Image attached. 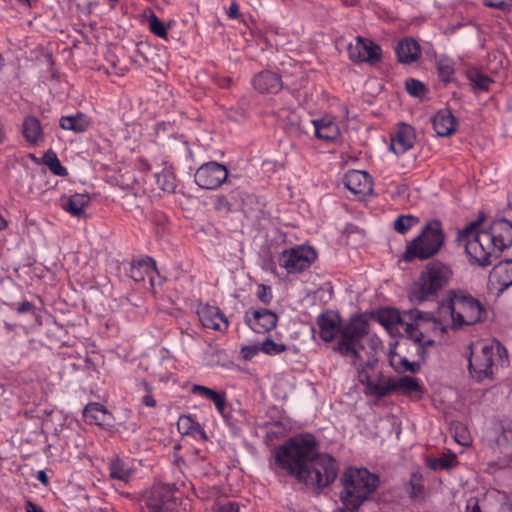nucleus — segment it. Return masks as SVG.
<instances>
[{"label":"nucleus","instance_id":"f257e3e1","mask_svg":"<svg viewBox=\"0 0 512 512\" xmlns=\"http://www.w3.org/2000/svg\"><path fill=\"white\" fill-rule=\"evenodd\" d=\"M338 350L356 369L358 381L365 386L366 395L382 398L395 391L405 395L421 391L416 378L402 376L399 379H384L382 373L376 371L378 357L373 341L369 339L367 320H355L345 328Z\"/></svg>","mask_w":512,"mask_h":512},{"label":"nucleus","instance_id":"f03ea898","mask_svg":"<svg viewBox=\"0 0 512 512\" xmlns=\"http://www.w3.org/2000/svg\"><path fill=\"white\" fill-rule=\"evenodd\" d=\"M276 463L307 487L320 490L337 478L339 465L329 454H320L312 434L290 438L275 453Z\"/></svg>","mask_w":512,"mask_h":512},{"label":"nucleus","instance_id":"7ed1b4c3","mask_svg":"<svg viewBox=\"0 0 512 512\" xmlns=\"http://www.w3.org/2000/svg\"><path fill=\"white\" fill-rule=\"evenodd\" d=\"M379 484V477L366 468L349 467L340 477V501L342 505L352 510H359L371 499Z\"/></svg>","mask_w":512,"mask_h":512},{"label":"nucleus","instance_id":"20e7f679","mask_svg":"<svg viewBox=\"0 0 512 512\" xmlns=\"http://www.w3.org/2000/svg\"><path fill=\"white\" fill-rule=\"evenodd\" d=\"M440 309L451 316V327L460 329L483 323L488 318V311L483 303L463 290H450L441 302Z\"/></svg>","mask_w":512,"mask_h":512},{"label":"nucleus","instance_id":"39448f33","mask_svg":"<svg viewBox=\"0 0 512 512\" xmlns=\"http://www.w3.org/2000/svg\"><path fill=\"white\" fill-rule=\"evenodd\" d=\"M481 222L482 219H478L467 225L458 233L457 240L464 244L471 264L487 267L492 264L493 260L499 258L501 253L485 230L478 229Z\"/></svg>","mask_w":512,"mask_h":512},{"label":"nucleus","instance_id":"423d86ee","mask_svg":"<svg viewBox=\"0 0 512 512\" xmlns=\"http://www.w3.org/2000/svg\"><path fill=\"white\" fill-rule=\"evenodd\" d=\"M452 275L448 265L440 261L428 263L411 287L410 300L416 303L435 300L440 291L448 285Z\"/></svg>","mask_w":512,"mask_h":512},{"label":"nucleus","instance_id":"0eeeda50","mask_svg":"<svg viewBox=\"0 0 512 512\" xmlns=\"http://www.w3.org/2000/svg\"><path fill=\"white\" fill-rule=\"evenodd\" d=\"M444 241L441 222L431 220L426 223L418 236L407 243L402 259L406 262L429 259L440 251Z\"/></svg>","mask_w":512,"mask_h":512},{"label":"nucleus","instance_id":"6e6552de","mask_svg":"<svg viewBox=\"0 0 512 512\" xmlns=\"http://www.w3.org/2000/svg\"><path fill=\"white\" fill-rule=\"evenodd\" d=\"M175 490L163 483H155L144 493V503L150 512H178Z\"/></svg>","mask_w":512,"mask_h":512},{"label":"nucleus","instance_id":"1a4fd4ad","mask_svg":"<svg viewBox=\"0 0 512 512\" xmlns=\"http://www.w3.org/2000/svg\"><path fill=\"white\" fill-rule=\"evenodd\" d=\"M495 349L490 345H483L480 350H474L468 358V369L471 376L478 382L493 375Z\"/></svg>","mask_w":512,"mask_h":512},{"label":"nucleus","instance_id":"9d476101","mask_svg":"<svg viewBox=\"0 0 512 512\" xmlns=\"http://www.w3.org/2000/svg\"><path fill=\"white\" fill-rule=\"evenodd\" d=\"M316 259L315 250L310 246H299L282 252L279 263L288 273H298L307 269Z\"/></svg>","mask_w":512,"mask_h":512},{"label":"nucleus","instance_id":"9b49d317","mask_svg":"<svg viewBox=\"0 0 512 512\" xmlns=\"http://www.w3.org/2000/svg\"><path fill=\"white\" fill-rule=\"evenodd\" d=\"M227 177L226 166L214 161L202 164L194 175L196 184L203 189H216L226 181Z\"/></svg>","mask_w":512,"mask_h":512},{"label":"nucleus","instance_id":"f8f14e48","mask_svg":"<svg viewBox=\"0 0 512 512\" xmlns=\"http://www.w3.org/2000/svg\"><path fill=\"white\" fill-rule=\"evenodd\" d=\"M365 320L362 317H356L351 319L347 324L340 327V317L338 314L333 313L331 311H326L324 313H321L317 318V324L319 326V335L320 338L325 342H331L335 339L336 335L340 333L339 339L337 341V344L334 348L335 351L340 353L338 350V344L342 338L343 331L345 328L350 325L355 320Z\"/></svg>","mask_w":512,"mask_h":512},{"label":"nucleus","instance_id":"ddd939ff","mask_svg":"<svg viewBox=\"0 0 512 512\" xmlns=\"http://www.w3.org/2000/svg\"><path fill=\"white\" fill-rule=\"evenodd\" d=\"M347 51L349 58L353 62L375 64L379 62L382 57L381 47L362 36H357L355 44L350 43L347 47Z\"/></svg>","mask_w":512,"mask_h":512},{"label":"nucleus","instance_id":"4468645a","mask_svg":"<svg viewBox=\"0 0 512 512\" xmlns=\"http://www.w3.org/2000/svg\"><path fill=\"white\" fill-rule=\"evenodd\" d=\"M307 124L313 131L316 138L326 142L334 141L340 134V129L337 123L329 117L300 120L296 129L307 133Z\"/></svg>","mask_w":512,"mask_h":512},{"label":"nucleus","instance_id":"2eb2a0df","mask_svg":"<svg viewBox=\"0 0 512 512\" xmlns=\"http://www.w3.org/2000/svg\"><path fill=\"white\" fill-rule=\"evenodd\" d=\"M512 286V260L500 261L490 271L488 278V288L495 291L499 297L503 292Z\"/></svg>","mask_w":512,"mask_h":512},{"label":"nucleus","instance_id":"dca6fc26","mask_svg":"<svg viewBox=\"0 0 512 512\" xmlns=\"http://www.w3.org/2000/svg\"><path fill=\"white\" fill-rule=\"evenodd\" d=\"M244 321L254 332L266 333L276 327L278 316L265 308L249 309L245 312Z\"/></svg>","mask_w":512,"mask_h":512},{"label":"nucleus","instance_id":"f3484780","mask_svg":"<svg viewBox=\"0 0 512 512\" xmlns=\"http://www.w3.org/2000/svg\"><path fill=\"white\" fill-rule=\"evenodd\" d=\"M426 319L431 320L432 314L427 312H422L419 310H409L404 313V315H400L398 310L390 309L380 313L379 321L382 325H384L388 329H402L403 324L409 320H417V319Z\"/></svg>","mask_w":512,"mask_h":512},{"label":"nucleus","instance_id":"a211bd4d","mask_svg":"<svg viewBox=\"0 0 512 512\" xmlns=\"http://www.w3.org/2000/svg\"><path fill=\"white\" fill-rule=\"evenodd\" d=\"M489 238L498 246L500 253L512 246V223L505 219L494 220L488 229H484Z\"/></svg>","mask_w":512,"mask_h":512},{"label":"nucleus","instance_id":"6ab92c4d","mask_svg":"<svg viewBox=\"0 0 512 512\" xmlns=\"http://www.w3.org/2000/svg\"><path fill=\"white\" fill-rule=\"evenodd\" d=\"M345 187L358 197L369 195L373 191L370 175L361 170L348 171L343 179Z\"/></svg>","mask_w":512,"mask_h":512},{"label":"nucleus","instance_id":"aec40b11","mask_svg":"<svg viewBox=\"0 0 512 512\" xmlns=\"http://www.w3.org/2000/svg\"><path fill=\"white\" fill-rule=\"evenodd\" d=\"M416 139L415 129L406 123H399L395 134L391 137L390 150L402 155L411 149Z\"/></svg>","mask_w":512,"mask_h":512},{"label":"nucleus","instance_id":"412c9836","mask_svg":"<svg viewBox=\"0 0 512 512\" xmlns=\"http://www.w3.org/2000/svg\"><path fill=\"white\" fill-rule=\"evenodd\" d=\"M199 319L206 328L222 331L228 327V319L216 307L205 306L199 312Z\"/></svg>","mask_w":512,"mask_h":512},{"label":"nucleus","instance_id":"4be33fe9","mask_svg":"<svg viewBox=\"0 0 512 512\" xmlns=\"http://www.w3.org/2000/svg\"><path fill=\"white\" fill-rule=\"evenodd\" d=\"M253 86L260 93H277L282 89L281 77L271 71H262L253 78Z\"/></svg>","mask_w":512,"mask_h":512},{"label":"nucleus","instance_id":"5701e85b","mask_svg":"<svg viewBox=\"0 0 512 512\" xmlns=\"http://www.w3.org/2000/svg\"><path fill=\"white\" fill-rule=\"evenodd\" d=\"M90 196L88 194L75 193L69 197L61 198V207L73 217H85V209L90 204Z\"/></svg>","mask_w":512,"mask_h":512},{"label":"nucleus","instance_id":"b1692460","mask_svg":"<svg viewBox=\"0 0 512 512\" xmlns=\"http://www.w3.org/2000/svg\"><path fill=\"white\" fill-rule=\"evenodd\" d=\"M395 52L399 62L403 64H411L420 57L421 47L414 38L407 37L397 44Z\"/></svg>","mask_w":512,"mask_h":512},{"label":"nucleus","instance_id":"393cba45","mask_svg":"<svg viewBox=\"0 0 512 512\" xmlns=\"http://www.w3.org/2000/svg\"><path fill=\"white\" fill-rule=\"evenodd\" d=\"M191 393L193 395H198L211 400L214 403L217 411L221 415H224L227 405V397L224 391H216L203 385L194 384L191 387Z\"/></svg>","mask_w":512,"mask_h":512},{"label":"nucleus","instance_id":"a878e982","mask_svg":"<svg viewBox=\"0 0 512 512\" xmlns=\"http://www.w3.org/2000/svg\"><path fill=\"white\" fill-rule=\"evenodd\" d=\"M22 133L26 142L31 146L38 145L44 139L42 125L34 116H28L24 119Z\"/></svg>","mask_w":512,"mask_h":512},{"label":"nucleus","instance_id":"bb28decb","mask_svg":"<svg viewBox=\"0 0 512 512\" xmlns=\"http://www.w3.org/2000/svg\"><path fill=\"white\" fill-rule=\"evenodd\" d=\"M433 127L438 136H449L455 131V117L448 109L440 110L433 117Z\"/></svg>","mask_w":512,"mask_h":512},{"label":"nucleus","instance_id":"cd10ccee","mask_svg":"<svg viewBox=\"0 0 512 512\" xmlns=\"http://www.w3.org/2000/svg\"><path fill=\"white\" fill-rule=\"evenodd\" d=\"M90 125V118L83 113H77L71 116H62L59 121V126L62 129L70 130L76 133L87 131Z\"/></svg>","mask_w":512,"mask_h":512},{"label":"nucleus","instance_id":"c85d7f7f","mask_svg":"<svg viewBox=\"0 0 512 512\" xmlns=\"http://www.w3.org/2000/svg\"><path fill=\"white\" fill-rule=\"evenodd\" d=\"M83 416L88 424L105 425L108 422L110 414L100 403L92 402L85 406Z\"/></svg>","mask_w":512,"mask_h":512},{"label":"nucleus","instance_id":"c756f323","mask_svg":"<svg viewBox=\"0 0 512 512\" xmlns=\"http://www.w3.org/2000/svg\"><path fill=\"white\" fill-rule=\"evenodd\" d=\"M155 271V262L151 258L132 262L130 265L129 276L135 282H142L146 277H151Z\"/></svg>","mask_w":512,"mask_h":512},{"label":"nucleus","instance_id":"7c9ffc66","mask_svg":"<svg viewBox=\"0 0 512 512\" xmlns=\"http://www.w3.org/2000/svg\"><path fill=\"white\" fill-rule=\"evenodd\" d=\"M109 476L113 479L128 483L131 477V471L126 468L123 461L115 455L109 462Z\"/></svg>","mask_w":512,"mask_h":512},{"label":"nucleus","instance_id":"2f4dec72","mask_svg":"<svg viewBox=\"0 0 512 512\" xmlns=\"http://www.w3.org/2000/svg\"><path fill=\"white\" fill-rule=\"evenodd\" d=\"M156 183L158 187L166 192H174L177 184L176 177L172 167H165L161 172L156 173Z\"/></svg>","mask_w":512,"mask_h":512},{"label":"nucleus","instance_id":"473e14b6","mask_svg":"<svg viewBox=\"0 0 512 512\" xmlns=\"http://www.w3.org/2000/svg\"><path fill=\"white\" fill-rule=\"evenodd\" d=\"M43 163L48 166L50 171L57 175V176H66L67 175V169L61 164L60 160L58 159L56 153L49 149L44 155H43Z\"/></svg>","mask_w":512,"mask_h":512},{"label":"nucleus","instance_id":"72a5a7b5","mask_svg":"<svg viewBox=\"0 0 512 512\" xmlns=\"http://www.w3.org/2000/svg\"><path fill=\"white\" fill-rule=\"evenodd\" d=\"M420 223V219L414 215H400L398 216L394 223L393 228L396 232L400 234L407 233L411 228L417 226Z\"/></svg>","mask_w":512,"mask_h":512},{"label":"nucleus","instance_id":"f704fd0d","mask_svg":"<svg viewBox=\"0 0 512 512\" xmlns=\"http://www.w3.org/2000/svg\"><path fill=\"white\" fill-rule=\"evenodd\" d=\"M437 72L443 82H451L455 73L453 61L447 57H441L437 62Z\"/></svg>","mask_w":512,"mask_h":512},{"label":"nucleus","instance_id":"c9c22d12","mask_svg":"<svg viewBox=\"0 0 512 512\" xmlns=\"http://www.w3.org/2000/svg\"><path fill=\"white\" fill-rule=\"evenodd\" d=\"M457 463V457L453 453L444 454L440 458H431L427 461V466L431 470L449 469Z\"/></svg>","mask_w":512,"mask_h":512},{"label":"nucleus","instance_id":"e433bc0d","mask_svg":"<svg viewBox=\"0 0 512 512\" xmlns=\"http://www.w3.org/2000/svg\"><path fill=\"white\" fill-rule=\"evenodd\" d=\"M420 319H417V320H409L407 319V321L403 324V327H402V331L406 334V336L413 340L415 343H421L423 341V338H424V335L423 333L419 330V321ZM422 321H427L425 318L424 319H421Z\"/></svg>","mask_w":512,"mask_h":512},{"label":"nucleus","instance_id":"4c0bfd02","mask_svg":"<svg viewBox=\"0 0 512 512\" xmlns=\"http://www.w3.org/2000/svg\"><path fill=\"white\" fill-rule=\"evenodd\" d=\"M409 495L412 499L424 498L423 477L420 473H412L408 482Z\"/></svg>","mask_w":512,"mask_h":512},{"label":"nucleus","instance_id":"58836bf2","mask_svg":"<svg viewBox=\"0 0 512 512\" xmlns=\"http://www.w3.org/2000/svg\"><path fill=\"white\" fill-rule=\"evenodd\" d=\"M287 350V346L282 343H276L271 338H266L260 344V351L267 355H278Z\"/></svg>","mask_w":512,"mask_h":512},{"label":"nucleus","instance_id":"ea45409f","mask_svg":"<svg viewBox=\"0 0 512 512\" xmlns=\"http://www.w3.org/2000/svg\"><path fill=\"white\" fill-rule=\"evenodd\" d=\"M390 363L395 368V370L398 372L409 371L411 373H418L421 369V365L419 362H416V361L410 362L405 357L401 358L398 363H394V359H393V357H391Z\"/></svg>","mask_w":512,"mask_h":512},{"label":"nucleus","instance_id":"a19ab883","mask_svg":"<svg viewBox=\"0 0 512 512\" xmlns=\"http://www.w3.org/2000/svg\"><path fill=\"white\" fill-rule=\"evenodd\" d=\"M407 92L414 97H422L425 94L426 87L421 81L409 78L405 82Z\"/></svg>","mask_w":512,"mask_h":512},{"label":"nucleus","instance_id":"79ce46f5","mask_svg":"<svg viewBox=\"0 0 512 512\" xmlns=\"http://www.w3.org/2000/svg\"><path fill=\"white\" fill-rule=\"evenodd\" d=\"M149 26L151 32L154 33L156 36L162 38H165L167 36V31L163 22L155 14H152V16L150 17Z\"/></svg>","mask_w":512,"mask_h":512},{"label":"nucleus","instance_id":"37998d69","mask_svg":"<svg viewBox=\"0 0 512 512\" xmlns=\"http://www.w3.org/2000/svg\"><path fill=\"white\" fill-rule=\"evenodd\" d=\"M470 79L475 84V86L482 91H487L489 89L490 84L492 83V80L488 76H485L478 72H473L470 75Z\"/></svg>","mask_w":512,"mask_h":512},{"label":"nucleus","instance_id":"c03bdc74","mask_svg":"<svg viewBox=\"0 0 512 512\" xmlns=\"http://www.w3.org/2000/svg\"><path fill=\"white\" fill-rule=\"evenodd\" d=\"M257 298L263 304L268 305L273 298L271 287L265 284H259L257 286Z\"/></svg>","mask_w":512,"mask_h":512},{"label":"nucleus","instance_id":"a18cd8bd","mask_svg":"<svg viewBox=\"0 0 512 512\" xmlns=\"http://www.w3.org/2000/svg\"><path fill=\"white\" fill-rule=\"evenodd\" d=\"M483 4L501 11L510 10L512 8V0H483Z\"/></svg>","mask_w":512,"mask_h":512},{"label":"nucleus","instance_id":"49530a36","mask_svg":"<svg viewBox=\"0 0 512 512\" xmlns=\"http://www.w3.org/2000/svg\"><path fill=\"white\" fill-rule=\"evenodd\" d=\"M141 386L143 389L147 392L145 396L142 398V403L147 407H155L156 406V400L154 399L153 395L151 394V386L147 381H142Z\"/></svg>","mask_w":512,"mask_h":512},{"label":"nucleus","instance_id":"de8ad7c7","mask_svg":"<svg viewBox=\"0 0 512 512\" xmlns=\"http://www.w3.org/2000/svg\"><path fill=\"white\" fill-rule=\"evenodd\" d=\"M214 208L217 211L225 210V211L229 212L231 210V204L228 201V199L226 198V196L219 195V196H217V198L215 200Z\"/></svg>","mask_w":512,"mask_h":512},{"label":"nucleus","instance_id":"09e8293b","mask_svg":"<svg viewBox=\"0 0 512 512\" xmlns=\"http://www.w3.org/2000/svg\"><path fill=\"white\" fill-rule=\"evenodd\" d=\"M243 357L245 359H249L253 356H255L258 351H260V346L258 345H251V346H245L242 348Z\"/></svg>","mask_w":512,"mask_h":512},{"label":"nucleus","instance_id":"8fccbe9b","mask_svg":"<svg viewBox=\"0 0 512 512\" xmlns=\"http://www.w3.org/2000/svg\"><path fill=\"white\" fill-rule=\"evenodd\" d=\"M435 344V341L433 339H427V340H424L420 343L419 347H418V354L422 357V359H424L425 357V354H426V349L430 346H433Z\"/></svg>","mask_w":512,"mask_h":512},{"label":"nucleus","instance_id":"3c124183","mask_svg":"<svg viewBox=\"0 0 512 512\" xmlns=\"http://www.w3.org/2000/svg\"><path fill=\"white\" fill-rule=\"evenodd\" d=\"M33 309H34V305L31 302L24 300L18 304L17 312L21 313V314L28 313V312L33 311Z\"/></svg>","mask_w":512,"mask_h":512},{"label":"nucleus","instance_id":"603ef678","mask_svg":"<svg viewBox=\"0 0 512 512\" xmlns=\"http://www.w3.org/2000/svg\"><path fill=\"white\" fill-rule=\"evenodd\" d=\"M218 512H239V506L235 502H229L219 507Z\"/></svg>","mask_w":512,"mask_h":512},{"label":"nucleus","instance_id":"864d4df0","mask_svg":"<svg viewBox=\"0 0 512 512\" xmlns=\"http://www.w3.org/2000/svg\"><path fill=\"white\" fill-rule=\"evenodd\" d=\"M466 512H481L478 500L476 498H470L467 502Z\"/></svg>","mask_w":512,"mask_h":512},{"label":"nucleus","instance_id":"5fc2aeb1","mask_svg":"<svg viewBox=\"0 0 512 512\" xmlns=\"http://www.w3.org/2000/svg\"><path fill=\"white\" fill-rule=\"evenodd\" d=\"M239 15V6L235 1H233L229 6L228 16L232 19H237Z\"/></svg>","mask_w":512,"mask_h":512},{"label":"nucleus","instance_id":"6e6d98bb","mask_svg":"<svg viewBox=\"0 0 512 512\" xmlns=\"http://www.w3.org/2000/svg\"><path fill=\"white\" fill-rule=\"evenodd\" d=\"M26 512H44L43 509L35 505L32 501H26Z\"/></svg>","mask_w":512,"mask_h":512},{"label":"nucleus","instance_id":"4d7b16f0","mask_svg":"<svg viewBox=\"0 0 512 512\" xmlns=\"http://www.w3.org/2000/svg\"><path fill=\"white\" fill-rule=\"evenodd\" d=\"M37 479L43 483L44 485H46L48 483V477L45 473V471L41 470L37 473Z\"/></svg>","mask_w":512,"mask_h":512},{"label":"nucleus","instance_id":"13d9d810","mask_svg":"<svg viewBox=\"0 0 512 512\" xmlns=\"http://www.w3.org/2000/svg\"><path fill=\"white\" fill-rule=\"evenodd\" d=\"M358 510H352L346 506H342L340 508H338L335 512H357Z\"/></svg>","mask_w":512,"mask_h":512},{"label":"nucleus","instance_id":"bf43d9fd","mask_svg":"<svg viewBox=\"0 0 512 512\" xmlns=\"http://www.w3.org/2000/svg\"><path fill=\"white\" fill-rule=\"evenodd\" d=\"M7 221L4 219L2 215H0V231L7 227Z\"/></svg>","mask_w":512,"mask_h":512},{"label":"nucleus","instance_id":"052dcab7","mask_svg":"<svg viewBox=\"0 0 512 512\" xmlns=\"http://www.w3.org/2000/svg\"><path fill=\"white\" fill-rule=\"evenodd\" d=\"M20 4L24 6H29V0H17Z\"/></svg>","mask_w":512,"mask_h":512},{"label":"nucleus","instance_id":"680f3d73","mask_svg":"<svg viewBox=\"0 0 512 512\" xmlns=\"http://www.w3.org/2000/svg\"><path fill=\"white\" fill-rule=\"evenodd\" d=\"M111 3H116L118 0H108Z\"/></svg>","mask_w":512,"mask_h":512},{"label":"nucleus","instance_id":"e2e57ef3","mask_svg":"<svg viewBox=\"0 0 512 512\" xmlns=\"http://www.w3.org/2000/svg\"><path fill=\"white\" fill-rule=\"evenodd\" d=\"M180 420H183V418H180ZM184 420H190L189 417H184Z\"/></svg>","mask_w":512,"mask_h":512}]
</instances>
